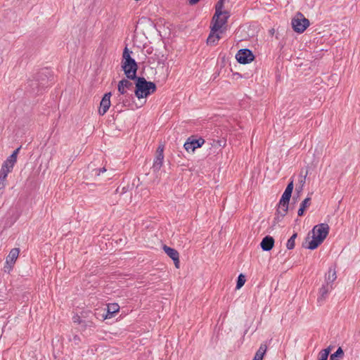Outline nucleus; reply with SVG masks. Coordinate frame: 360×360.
Masks as SVG:
<instances>
[{
    "label": "nucleus",
    "instance_id": "nucleus-1",
    "mask_svg": "<svg viewBox=\"0 0 360 360\" xmlns=\"http://www.w3.org/2000/svg\"><path fill=\"white\" fill-rule=\"evenodd\" d=\"M330 227L327 224H319L314 226L311 233L312 238L304 247L309 250L317 248L326 238L329 233Z\"/></svg>",
    "mask_w": 360,
    "mask_h": 360
},
{
    "label": "nucleus",
    "instance_id": "nucleus-2",
    "mask_svg": "<svg viewBox=\"0 0 360 360\" xmlns=\"http://www.w3.org/2000/svg\"><path fill=\"white\" fill-rule=\"evenodd\" d=\"M131 53L132 51L127 46L124 49L121 66L127 79H135L137 78L138 65L135 60L131 57Z\"/></svg>",
    "mask_w": 360,
    "mask_h": 360
},
{
    "label": "nucleus",
    "instance_id": "nucleus-3",
    "mask_svg": "<svg viewBox=\"0 0 360 360\" xmlns=\"http://www.w3.org/2000/svg\"><path fill=\"white\" fill-rule=\"evenodd\" d=\"M134 94L137 98L141 99L148 97L156 91V85L154 82H148L144 77L135 79Z\"/></svg>",
    "mask_w": 360,
    "mask_h": 360
},
{
    "label": "nucleus",
    "instance_id": "nucleus-4",
    "mask_svg": "<svg viewBox=\"0 0 360 360\" xmlns=\"http://www.w3.org/2000/svg\"><path fill=\"white\" fill-rule=\"evenodd\" d=\"M337 279V272L335 268L330 267L325 275V283L319 289L318 302L323 300L329 292L334 288V281Z\"/></svg>",
    "mask_w": 360,
    "mask_h": 360
},
{
    "label": "nucleus",
    "instance_id": "nucleus-5",
    "mask_svg": "<svg viewBox=\"0 0 360 360\" xmlns=\"http://www.w3.org/2000/svg\"><path fill=\"white\" fill-rule=\"evenodd\" d=\"M291 24L295 32L302 33L309 26V21L303 14L297 13L292 19Z\"/></svg>",
    "mask_w": 360,
    "mask_h": 360
},
{
    "label": "nucleus",
    "instance_id": "nucleus-6",
    "mask_svg": "<svg viewBox=\"0 0 360 360\" xmlns=\"http://www.w3.org/2000/svg\"><path fill=\"white\" fill-rule=\"evenodd\" d=\"M133 88V84L127 79H123L118 82L117 90L119 95L117 96L118 101L122 103L124 106H127L128 103L127 101H124V96L127 94L128 90H131Z\"/></svg>",
    "mask_w": 360,
    "mask_h": 360
},
{
    "label": "nucleus",
    "instance_id": "nucleus-7",
    "mask_svg": "<svg viewBox=\"0 0 360 360\" xmlns=\"http://www.w3.org/2000/svg\"><path fill=\"white\" fill-rule=\"evenodd\" d=\"M236 58L241 64H248L254 60L255 56L250 50L244 49L238 51Z\"/></svg>",
    "mask_w": 360,
    "mask_h": 360
},
{
    "label": "nucleus",
    "instance_id": "nucleus-8",
    "mask_svg": "<svg viewBox=\"0 0 360 360\" xmlns=\"http://www.w3.org/2000/svg\"><path fill=\"white\" fill-rule=\"evenodd\" d=\"M230 15L229 13L226 11L224 12L222 15L219 16L218 20H214V15L212 18V31L214 32H218L219 31L222 27L227 22V20L229 18Z\"/></svg>",
    "mask_w": 360,
    "mask_h": 360
},
{
    "label": "nucleus",
    "instance_id": "nucleus-9",
    "mask_svg": "<svg viewBox=\"0 0 360 360\" xmlns=\"http://www.w3.org/2000/svg\"><path fill=\"white\" fill-rule=\"evenodd\" d=\"M91 314L90 311H84L81 314V316L77 314L75 315L72 317V321L75 323L80 324L84 328H86L87 327H91L94 325L93 321H84L82 318H86L89 316V314Z\"/></svg>",
    "mask_w": 360,
    "mask_h": 360
},
{
    "label": "nucleus",
    "instance_id": "nucleus-10",
    "mask_svg": "<svg viewBox=\"0 0 360 360\" xmlns=\"http://www.w3.org/2000/svg\"><path fill=\"white\" fill-rule=\"evenodd\" d=\"M110 92H108L103 95L98 108V114L100 115H104L110 107Z\"/></svg>",
    "mask_w": 360,
    "mask_h": 360
},
{
    "label": "nucleus",
    "instance_id": "nucleus-11",
    "mask_svg": "<svg viewBox=\"0 0 360 360\" xmlns=\"http://www.w3.org/2000/svg\"><path fill=\"white\" fill-rule=\"evenodd\" d=\"M21 148V146L16 148L13 153L8 156L6 160L3 162L2 167L13 170L15 164L17 162L18 154Z\"/></svg>",
    "mask_w": 360,
    "mask_h": 360
},
{
    "label": "nucleus",
    "instance_id": "nucleus-12",
    "mask_svg": "<svg viewBox=\"0 0 360 360\" xmlns=\"http://www.w3.org/2000/svg\"><path fill=\"white\" fill-rule=\"evenodd\" d=\"M163 146H159L152 167L154 172H158L161 169L163 164Z\"/></svg>",
    "mask_w": 360,
    "mask_h": 360
},
{
    "label": "nucleus",
    "instance_id": "nucleus-13",
    "mask_svg": "<svg viewBox=\"0 0 360 360\" xmlns=\"http://www.w3.org/2000/svg\"><path fill=\"white\" fill-rule=\"evenodd\" d=\"M165 252L173 260L176 268H179V254L177 250L164 245L162 247Z\"/></svg>",
    "mask_w": 360,
    "mask_h": 360
},
{
    "label": "nucleus",
    "instance_id": "nucleus-14",
    "mask_svg": "<svg viewBox=\"0 0 360 360\" xmlns=\"http://www.w3.org/2000/svg\"><path fill=\"white\" fill-rule=\"evenodd\" d=\"M205 143V140L202 138L198 139H193L189 141V139L184 143V146L186 151L193 152L196 148H200Z\"/></svg>",
    "mask_w": 360,
    "mask_h": 360
},
{
    "label": "nucleus",
    "instance_id": "nucleus-15",
    "mask_svg": "<svg viewBox=\"0 0 360 360\" xmlns=\"http://www.w3.org/2000/svg\"><path fill=\"white\" fill-rule=\"evenodd\" d=\"M292 190H293V181H291L288 184L279 202L289 204V201H290V197L292 195Z\"/></svg>",
    "mask_w": 360,
    "mask_h": 360
},
{
    "label": "nucleus",
    "instance_id": "nucleus-16",
    "mask_svg": "<svg viewBox=\"0 0 360 360\" xmlns=\"http://www.w3.org/2000/svg\"><path fill=\"white\" fill-rule=\"evenodd\" d=\"M274 245V239L270 236H265L261 242V248L264 251L271 250Z\"/></svg>",
    "mask_w": 360,
    "mask_h": 360
},
{
    "label": "nucleus",
    "instance_id": "nucleus-17",
    "mask_svg": "<svg viewBox=\"0 0 360 360\" xmlns=\"http://www.w3.org/2000/svg\"><path fill=\"white\" fill-rule=\"evenodd\" d=\"M20 252L19 248H13L8 255L6 257V264H15L16 259L18 257Z\"/></svg>",
    "mask_w": 360,
    "mask_h": 360
},
{
    "label": "nucleus",
    "instance_id": "nucleus-18",
    "mask_svg": "<svg viewBox=\"0 0 360 360\" xmlns=\"http://www.w3.org/2000/svg\"><path fill=\"white\" fill-rule=\"evenodd\" d=\"M217 32L212 31V28H211V32L209 34L207 43L210 45H214L217 43V41L220 39L221 37Z\"/></svg>",
    "mask_w": 360,
    "mask_h": 360
},
{
    "label": "nucleus",
    "instance_id": "nucleus-19",
    "mask_svg": "<svg viewBox=\"0 0 360 360\" xmlns=\"http://www.w3.org/2000/svg\"><path fill=\"white\" fill-rule=\"evenodd\" d=\"M267 347L264 344H262L257 351L252 360H262L263 357L266 352Z\"/></svg>",
    "mask_w": 360,
    "mask_h": 360
},
{
    "label": "nucleus",
    "instance_id": "nucleus-20",
    "mask_svg": "<svg viewBox=\"0 0 360 360\" xmlns=\"http://www.w3.org/2000/svg\"><path fill=\"white\" fill-rule=\"evenodd\" d=\"M224 0H219L216 6H215V13H214V20L217 21L219 16L222 15L224 11H222L224 8Z\"/></svg>",
    "mask_w": 360,
    "mask_h": 360
},
{
    "label": "nucleus",
    "instance_id": "nucleus-21",
    "mask_svg": "<svg viewBox=\"0 0 360 360\" xmlns=\"http://www.w3.org/2000/svg\"><path fill=\"white\" fill-rule=\"evenodd\" d=\"M288 210V203L279 202L278 209H277L278 214L281 215V217H284L287 214Z\"/></svg>",
    "mask_w": 360,
    "mask_h": 360
},
{
    "label": "nucleus",
    "instance_id": "nucleus-22",
    "mask_svg": "<svg viewBox=\"0 0 360 360\" xmlns=\"http://www.w3.org/2000/svg\"><path fill=\"white\" fill-rule=\"evenodd\" d=\"M344 356V352L341 347H339L337 351L332 354L330 356V360H338V359L342 358Z\"/></svg>",
    "mask_w": 360,
    "mask_h": 360
},
{
    "label": "nucleus",
    "instance_id": "nucleus-23",
    "mask_svg": "<svg viewBox=\"0 0 360 360\" xmlns=\"http://www.w3.org/2000/svg\"><path fill=\"white\" fill-rule=\"evenodd\" d=\"M331 349L328 347L326 349H322L319 354V360H327Z\"/></svg>",
    "mask_w": 360,
    "mask_h": 360
},
{
    "label": "nucleus",
    "instance_id": "nucleus-24",
    "mask_svg": "<svg viewBox=\"0 0 360 360\" xmlns=\"http://www.w3.org/2000/svg\"><path fill=\"white\" fill-rule=\"evenodd\" d=\"M297 234L293 233L292 236L288 240L286 247L288 250H292L295 248V240L297 238Z\"/></svg>",
    "mask_w": 360,
    "mask_h": 360
},
{
    "label": "nucleus",
    "instance_id": "nucleus-25",
    "mask_svg": "<svg viewBox=\"0 0 360 360\" xmlns=\"http://www.w3.org/2000/svg\"><path fill=\"white\" fill-rule=\"evenodd\" d=\"M120 309V307L117 303H112L108 305V312L110 314H114L118 311Z\"/></svg>",
    "mask_w": 360,
    "mask_h": 360
},
{
    "label": "nucleus",
    "instance_id": "nucleus-26",
    "mask_svg": "<svg viewBox=\"0 0 360 360\" xmlns=\"http://www.w3.org/2000/svg\"><path fill=\"white\" fill-rule=\"evenodd\" d=\"M245 283V276L243 274H240L238 277L236 289H240V288H242V286H243Z\"/></svg>",
    "mask_w": 360,
    "mask_h": 360
},
{
    "label": "nucleus",
    "instance_id": "nucleus-27",
    "mask_svg": "<svg viewBox=\"0 0 360 360\" xmlns=\"http://www.w3.org/2000/svg\"><path fill=\"white\" fill-rule=\"evenodd\" d=\"M11 172L12 170L1 166L0 170V178L6 179L8 174Z\"/></svg>",
    "mask_w": 360,
    "mask_h": 360
},
{
    "label": "nucleus",
    "instance_id": "nucleus-28",
    "mask_svg": "<svg viewBox=\"0 0 360 360\" xmlns=\"http://www.w3.org/2000/svg\"><path fill=\"white\" fill-rule=\"evenodd\" d=\"M311 204V198H306L300 204V207L304 209H307Z\"/></svg>",
    "mask_w": 360,
    "mask_h": 360
},
{
    "label": "nucleus",
    "instance_id": "nucleus-29",
    "mask_svg": "<svg viewBox=\"0 0 360 360\" xmlns=\"http://www.w3.org/2000/svg\"><path fill=\"white\" fill-rule=\"evenodd\" d=\"M105 172H106V169L105 167L94 169L95 175L96 176H99L101 173Z\"/></svg>",
    "mask_w": 360,
    "mask_h": 360
},
{
    "label": "nucleus",
    "instance_id": "nucleus-30",
    "mask_svg": "<svg viewBox=\"0 0 360 360\" xmlns=\"http://www.w3.org/2000/svg\"><path fill=\"white\" fill-rule=\"evenodd\" d=\"M6 185V179L0 178V191H3Z\"/></svg>",
    "mask_w": 360,
    "mask_h": 360
},
{
    "label": "nucleus",
    "instance_id": "nucleus-31",
    "mask_svg": "<svg viewBox=\"0 0 360 360\" xmlns=\"http://www.w3.org/2000/svg\"><path fill=\"white\" fill-rule=\"evenodd\" d=\"M14 264H6L4 266V271L10 272V271L13 269V266Z\"/></svg>",
    "mask_w": 360,
    "mask_h": 360
},
{
    "label": "nucleus",
    "instance_id": "nucleus-32",
    "mask_svg": "<svg viewBox=\"0 0 360 360\" xmlns=\"http://www.w3.org/2000/svg\"><path fill=\"white\" fill-rule=\"evenodd\" d=\"M305 179H306V175L304 176H300V191L302 190V188L304 186V184L305 183Z\"/></svg>",
    "mask_w": 360,
    "mask_h": 360
},
{
    "label": "nucleus",
    "instance_id": "nucleus-33",
    "mask_svg": "<svg viewBox=\"0 0 360 360\" xmlns=\"http://www.w3.org/2000/svg\"><path fill=\"white\" fill-rule=\"evenodd\" d=\"M304 210H305V209L300 207V209L298 210V212H297V214L299 216H302L304 214Z\"/></svg>",
    "mask_w": 360,
    "mask_h": 360
},
{
    "label": "nucleus",
    "instance_id": "nucleus-34",
    "mask_svg": "<svg viewBox=\"0 0 360 360\" xmlns=\"http://www.w3.org/2000/svg\"><path fill=\"white\" fill-rule=\"evenodd\" d=\"M200 0H188V4L190 5H195Z\"/></svg>",
    "mask_w": 360,
    "mask_h": 360
},
{
    "label": "nucleus",
    "instance_id": "nucleus-35",
    "mask_svg": "<svg viewBox=\"0 0 360 360\" xmlns=\"http://www.w3.org/2000/svg\"><path fill=\"white\" fill-rule=\"evenodd\" d=\"M296 191H297V192H299V193L302 191H300V188H298V189H297V188H296Z\"/></svg>",
    "mask_w": 360,
    "mask_h": 360
}]
</instances>
